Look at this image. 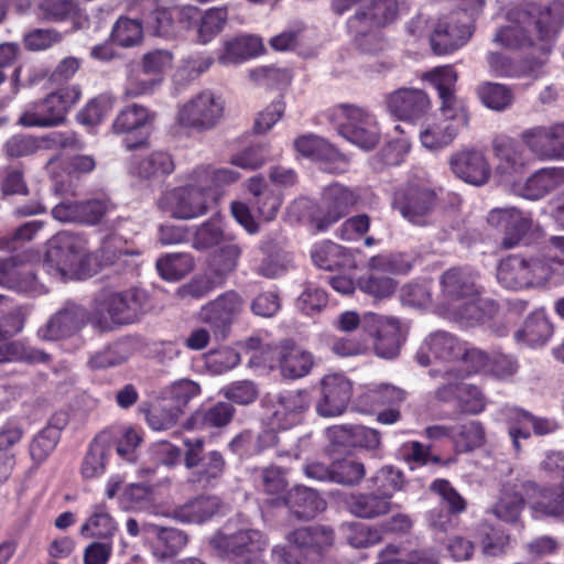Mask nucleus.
<instances>
[{"mask_svg":"<svg viewBox=\"0 0 564 564\" xmlns=\"http://www.w3.org/2000/svg\"><path fill=\"white\" fill-rule=\"evenodd\" d=\"M284 501L300 520H311L316 516L317 495L312 488L295 486L288 492Z\"/></svg>","mask_w":564,"mask_h":564,"instance_id":"nucleus-44","label":"nucleus"},{"mask_svg":"<svg viewBox=\"0 0 564 564\" xmlns=\"http://www.w3.org/2000/svg\"><path fill=\"white\" fill-rule=\"evenodd\" d=\"M162 84V77H151L141 66L132 67L126 78L123 95L127 98H139L153 94Z\"/></svg>","mask_w":564,"mask_h":564,"instance_id":"nucleus-50","label":"nucleus"},{"mask_svg":"<svg viewBox=\"0 0 564 564\" xmlns=\"http://www.w3.org/2000/svg\"><path fill=\"white\" fill-rule=\"evenodd\" d=\"M521 142L540 160H557L551 124L525 129Z\"/></svg>","mask_w":564,"mask_h":564,"instance_id":"nucleus-41","label":"nucleus"},{"mask_svg":"<svg viewBox=\"0 0 564 564\" xmlns=\"http://www.w3.org/2000/svg\"><path fill=\"white\" fill-rule=\"evenodd\" d=\"M117 529V523L109 509L105 505H96L80 527L79 533L88 539L112 541Z\"/></svg>","mask_w":564,"mask_h":564,"instance_id":"nucleus-40","label":"nucleus"},{"mask_svg":"<svg viewBox=\"0 0 564 564\" xmlns=\"http://www.w3.org/2000/svg\"><path fill=\"white\" fill-rule=\"evenodd\" d=\"M240 362V355H196L193 366L198 370L205 368L210 375H220Z\"/></svg>","mask_w":564,"mask_h":564,"instance_id":"nucleus-62","label":"nucleus"},{"mask_svg":"<svg viewBox=\"0 0 564 564\" xmlns=\"http://www.w3.org/2000/svg\"><path fill=\"white\" fill-rule=\"evenodd\" d=\"M369 265L373 272L359 281L361 291L375 297L390 296L395 290V282L383 273L399 272L394 263L386 257H373Z\"/></svg>","mask_w":564,"mask_h":564,"instance_id":"nucleus-31","label":"nucleus"},{"mask_svg":"<svg viewBox=\"0 0 564 564\" xmlns=\"http://www.w3.org/2000/svg\"><path fill=\"white\" fill-rule=\"evenodd\" d=\"M23 431L17 425H8L0 431V484L6 481L14 466V456L8 451L22 438Z\"/></svg>","mask_w":564,"mask_h":564,"instance_id":"nucleus-52","label":"nucleus"},{"mask_svg":"<svg viewBox=\"0 0 564 564\" xmlns=\"http://www.w3.org/2000/svg\"><path fill=\"white\" fill-rule=\"evenodd\" d=\"M454 116L427 119L420 129L419 139L425 149L437 151L449 145L460 127L466 126Z\"/></svg>","mask_w":564,"mask_h":564,"instance_id":"nucleus-22","label":"nucleus"},{"mask_svg":"<svg viewBox=\"0 0 564 564\" xmlns=\"http://www.w3.org/2000/svg\"><path fill=\"white\" fill-rule=\"evenodd\" d=\"M145 295L138 289L109 292L96 300L89 321L101 330L132 324L144 314Z\"/></svg>","mask_w":564,"mask_h":564,"instance_id":"nucleus-4","label":"nucleus"},{"mask_svg":"<svg viewBox=\"0 0 564 564\" xmlns=\"http://www.w3.org/2000/svg\"><path fill=\"white\" fill-rule=\"evenodd\" d=\"M61 436V430L57 426L48 425L40 431L30 444V456L32 460L40 465L55 449Z\"/></svg>","mask_w":564,"mask_h":564,"instance_id":"nucleus-53","label":"nucleus"},{"mask_svg":"<svg viewBox=\"0 0 564 564\" xmlns=\"http://www.w3.org/2000/svg\"><path fill=\"white\" fill-rule=\"evenodd\" d=\"M235 409L226 402H218L206 410L196 411L188 421L189 427H221L227 425L234 415Z\"/></svg>","mask_w":564,"mask_h":564,"instance_id":"nucleus-49","label":"nucleus"},{"mask_svg":"<svg viewBox=\"0 0 564 564\" xmlns=\"http://www.w3.org/2000/svg\"><path fill=\"white\" fill-rule=\"evenodd\" d=\"M184 465L191 469L188 481L198 488L214 487L221 478L226 460L218 451L205 453L204 438H185Z\"/></svg>","mask_w":564,"mask_h":564,"instance_id":"nucleus-9","label":"nucleus"},{"mask_svg":"<svg viewBox=\"0 0 564 564\" xmlns=\"http://www.w3.org/2000/svg\"><path fill=\"white\" fill-rule=\"evenodd\" d=\"M365 474L366 468L362 463L345 458L334 462L323 476L319 474V480L325 477L341 485L357 486L364 479Z\"/></svg>","mask_w":564,"mask_h":564,"instance_id":"nucleus-46","label":"nucleus"},{"mask_svg":"<svg viewBox=\"0 0 564 564\" xmlns=\"http://www.w3.org/2000/svg\"><path fill=\"white\" fill-rule=\"evenodd\" d=\"M498 282L511 290L529 288L527 259L520 256H510L498 265Z\"/></svg>","mask_w":564,"mask_h":564,"instance_id":"nucleus-42","label":"nucleus"},{"mask_svg":"<svg viewBox=\"0 0 564 564\" xmlns=\"http://www.w3.org/2000/svg\"><path fill=\"white\" fill-rule=\"evenodd\" d=\"M149 13L145 15L148 28L159 36H170L173 33V18L170 10L158 0H145Z\"/></svg>","mask_w":564,"mask_h":564,"instance_id":"nucleus-54","label":"nucleus"},{"mask_svg":"<svg viewBox=\"0 0 564 564\" xmlns=\"http://www.w3.org/2000/svg\"><path fill=\"white\" fill-rule=\"evenodd\" d=\"M113 442L115 436L111 432H100L91 441L80 466V474L85 479H93L104 475Z\"/></svg>","mask_w":564,"mask_h":564,"instance_id":"nucleus-33","label":"nucleus"},{"mask_svg":"<svg viewBox=\"0 0 564 564\" xmlns=\"http://www.w3.org/2000/svg\"><path fill=\"white\" fill-rule=\"evenodd\" d=\"M115 436L113 445H116L117 454L127 460L134 459V451L142 442L141 432L134 427H124L122 430H107Z\"/></svg>","mask_w":564,"mask_h":564,"instance_id":"nucleus-63","label":"nucleus"},{"mask_svg":"<svg viewBox=\"0 0 564 564\" xmlns=\"http://www.w3.org/2000/svg\"><path fill=\"white\" fill-rule=\"evenodd\" d=\"M507 20V25L497 31L495 43L507 48L532 46L535 45L534 34L541 42L540 50L544 51L564 26V0L513 8Z\"/></svg>","mask_w":564,"mask_h":564,"instance_id":"nucleus-1","label":"nucleus"},{"mask_svg":"<svg viewBox=\"0 0 564 564\" xmlns=\"http://www.w3.org/2000/svg\"><path fill=\"white\" fill-rule=\"evenodd\" d=\"M174 167V162L169 153L155 151L137 161L132 172L142 178L151 180L171 174Z\"/></svg>","mask_w":564,"mask_h":564,"instance_id":"nucleus-45","label":"nucleus"},{"mask_svg":"<svg viewBox=\"0 0 564 564\" xmlns=\"http://www.w3.org/2000/svg\"><path fill=\"white\" fill-rule=\"evenodd\" d=\"M111 39L122 47H132L141 43L143 26L139 20L121 17L115 23Z\"/></svg>","mask_w":564,"mask_h":564,"instance_id":"nucleus-55","label":"nucleus"},{"mask_svg":"<svg viewBox=\"0 0 564 564\" xmlns=\"http://www.w3.org/2000/svg\"><path fill=\"white\" fill-rule=\"evenodd\" d=\"M82 89L67 85L26 105L18 122L25 128H53L65 123L69 110L79 101Z\"/></svg>","mask_w":564,"mask_h":564,"instance_id":"nucleus-5","label":"nucleus"},{"mask_svg":"<svg viewBox=\"0 0 564 564\" xmlns=\"http://www.w3.org/2000/svg\"><path fill=\"white\" fill-rule=\"evenodd\" d=\"M243 301L235 292H227L202 308L203 321L217 327L230 325L241 313Z\"/></svg>","mask_w":564,"mask_h":564,"instance_id":"nucleus-34","label":"nucleus"},{"mask_svg":"<svg viewBox=\"0 0 564 564\" xmlns=\"http://www.w3.org/2000/svg\"><path fill=\"white\" fill-rule=\"evenodd\" d=\"M370 481L373 489L390 501L392 495L403 488L404 476L399 469L384 466L370 478Z\"/></svg>","mask_w":564,"mask_h":564,"instance_id":"nucleus-57","label":"nucleus"},{"mask_svg":"<svg viewBox=\"0 0 564 564\" xmlns=\"http://www.w3.org/2000/svg\"><path fill=\"white\" fill-rule=\"evenodd\" d=\"M84 316L83 310L76 305H69L58 311L51 319L39 329L37 335L42 340H59L77 329Z\"/></svg>","mask_w":564,"mask_h":564,"instance_id":"nucleus-37","label":"nucleus"},{"mask_svg":"<svg viewBox=\"0 0 564 564\" xmlns=\"http://www.w3.org/2000/svg\"><path fill=\"white\" fill-rule=\"evenodd\" d=\"M319 416L343 414L352 395V383L341 373L325 376L319 383Z\"/></svg>","mask_w":564,"mask_h":564,"instance_id":"nucleus-17","label":"nucleus"},{"mask_svg":"<svg viewBox=\"0 0 564 564\" xmlns=\"http://www.w3.org/2000/svg\"><path fill=\"white\" fill-rule=\"evenodd\" d=\"M364 329L376 338L377 348L382 352L400 350L406 339V328L392 316L368 312L364 314Z\"/></svg>","mask_w":564,"mask_h":564,"instance_id":"nucleus-16","label":"nucleus"},{"mask_svg":"<svg viewBox=\"0 0 564 564\" xmlns=\"http://www.w3.org/2000/svg\"><path fill=\"white\" fill-rule=\"evenodd\" d=\"M487 220L491 227L503 231L501 243L507 249L516 247L532 226L530 215L513 207L494 208Z\"/></svg>","mask_w":564,"mask_h":564,"instance_id":"nucleus-18","label":"nucleus"},{"mask_svg":"<svg viewBox=\"0 0 564 564\" xmlns=\"http://www.w3.org/2000/svg\"><path fill=\"white\" fill-rule=\"evenodd\" d=\"M455 365H464L456 377L466 378L482 371L498 378H506L516 372L517 364L508 355H462Z\"/></svg>","mask_w":564,"mask_h":564,"instance_id":"nucleus-21","label":"nucleus"},{"mask_svg":"<svg viewBox=\"0 0 564 564\" xmlns=\"http://www.w3.org/2000/svg\"><path fill=\"white\" fill-rule=\"evenodd\" d=\"M359 195L351 188L335 183L324 189L319 210V230L337 223L358 203Z\"/></svg>","mask_w":564,"mask_h":564,"instance_id":"nucleus-19","label":"nucleus"},{"mask_svg":"<svg viewBox=\"0 0 564 564\" xmlns=\"http://www.w3.org/2000/svg\"><path fill=\"white\" fill-rule=\"evenodd\" d=\"M0 285L20 292L35 291L33 265L21 256L0 260Z\"/></svg>","mask_w":564,"mask_h":564,"instance_id":"nucleus-28","label":"nucleus"},{"mask_svg":"<svg viewBox=\"0 0 564 564\" xmlns=\"http://www.w3.org/2000/svg\"><path fill=\"white\" fill-rule=\"evenodd\" d=\"M89 256L86 240L68 231L58 232L50 241L44 268L62 281L82 280L88 275Z\"/></svg>","mask_w":564,"mask_h":564,"instance_id":"nucleus-2","label":"nucleus"},{"mask_svg":"<svg viewBox=\"0 0 564 564\" xmlns=\"http://www.w3.org/2000/svg\"><path fill=\"white\" fill-rule=\"evenodd\" d=\"M388 110L402 120H413L424 115L431 101L429 96L421 89L400 88L386 98Z\"/></svg>","mask_w":564,"mask_h":564,"instance_id":"nucleus-23","label":"nucleus"},{"mask_svg":"<svg viewBox=\"0 0 564 564\" xmlns=\"http://www.w3.org/2000/svg\"><path fill=\"white\" fill-rule=\"evenodd\" d=\"M478 274L470 268H452L441 278L444 308L451 306L466 296L475 295Z\"/></svg>","mask_w":564,"mask_h":564,"instance_id":"nucleus-24","label":"nucleus"},{"mask_svg":"<svg viewBox=\"0 0 564 564\" xmlns=\"http://www.w3.org/2000/svg\"><path fill=\"white\" fill-rule=\"evenodd\" d=\"M326 117L338 133L352 144L369 151L379 143V123L367 109L355 105H338L329 109Z\"/></svg>","mask_w":564,"mask_h":564,"instance_id":"nucleus-6","label":"nucleus"},{"mask_svg":"<svg viewBox=\"0 0 564 564\" xmlns=\"http://www.w3.org/2000/svg\"><path fill=\"white\" fill-rule=\"evenodd\" d=\"M454 441L464 452L473 451L485 443V430L480 422L469 421L455 429Z\"/></svg>","mask_w":564,"mask_h":564,"instance_id":"nucleus-61","label":"nucleus"},{"mask_svg":"<svg viewBox=\"0 0 564 564\" xmlns=\"http://www.w3.org/2000/svg\"><path fill=\"white\" fill-rule=\"evenodd\" d=\"M224 503L217 496L200 495L175 507L171 517L181 523L202 524L223 512Z\"/></svg>","mask_w":564,"mask_h":564,"instance_id":"nucleus-25","label":"nucleus"},{"mask_svg":"<svg viewBox=\"0 0 564 564\" xmlns=\"http://www.w3.org/2000/svg\"><path fill=\"white\" fill-rule=\"evenodd\" d=\"M564 184V167H543L516 188L527 199H540Z\"/></svg>","mask_w":564,"mask_h":564,"instance_id":"nucleus-32","label":"nucleus"},{"mask_svg":"<svg viewBox=\"0 0 564 564\" xmlns=\"http://www.w3.org/2000/svg\"><path fill=\"white\" fill-rule=\"evenodd\" d=\"M346 506L351 514L361 519H375L391 510V502L376 490L350 495L346 500Z\"/></svg>","mask_w":564,"mask_h":564,"instance_id":"nucleus-39","label":"nucleus"},{"mask_svg":"<svg viewBox=\"0 0 564 564\" xmlns=\"http://www.w3.org/2000/svg\"><path fill=\"white\" fill-rule=\"evenodd\" d=\"M210 545L234 564H264L260 554L268 545L265 535L256 529L232 530L226 524L210 540Z\"/></svg>","mask_w":564,"mask_h":564,"instance_id":"nucleus-7","label":"nucleus"},{"mask_svg":"<svg viewBox=\"0 0 564 564\" xmlns=\"http://www.w3.org/2000/svg\"><path fill=\"white\" fill-rule=\"evenodd\" d=\"M264 52L262 39L251 34H240L224 42L217 55L223 66L238 65L245 61L257 57Z\"/></svg>","mask_w":564,"mask_h":564,"instance_id":"nucleus-27","label":"nucleus"},{"mask_svg":"<svg viewBox=\"0 0 564 564\" xmlns=\"http://www.w3.org/2000/svg\"><path fill=\"white\" fill-rule=\"evenodd\" d=\"M481 102L489 109L501 111L512 102L511 90L497 83H482L477 89Z\"/></svg>","mask_w":564,"mask_h":564,"instance_id":"nucleus-59","label":"nucleus"},{"mask_svg":"<svg viewBox=\"0 0 564 564\" xmlns=\"http://www.w3.org/2000/svg\"><path fill=\"white\" fill-rule=\"evenodd\" d=\"M553 334V326L544 310H536L524 321L523 326L514 333V340L521 348L540 349Z\"/></svg>","mask_w":564,"mask_h":564,"instance_id":"nucleus-30","label":"nucleus"},{"mask_svg":"<svg viewBox=\"0 0 564 564\" xmlns=\"http://www.w3.org/2000/svg\"><path fill=\"white\" fill-rule=\"evenodd\" d=\"M421 78L429 82L437 90L441 100L440 110L443 116H454L463 123L468 122V115L464 102L456 97L458 75L453 66L444 65L435 67L425 72Z\"/></svg>","mask_w":564,"mask_h":564,"instance_id":"nucleus-13","label":"nucleus"},{"mask_svg":"<svg viewBox=\"0 0 564 564\" xmlns=\"http://www.w3.org/2000/svg\"><path fill=\"white\" fill-rule=\"evenodd\" d=\"M398 8V0H372L367 11H358L349 20V29L356 33V41L362 51L377 52L382 48L378 29L395 19Z\"/></svg>","mask_w":564,"mask_h":564,"instance_id":"nucleus-8","label":"nucleus"},{"mask_svg":"<svg viewBox=\"0 0 564 564\" xmlns=\"http://www.w3.org/2000/svg\"><path fill=\"white\" fill-rule=\"evenodd\" d=\"M524 481L517 480L502 485L499 499L492 508L497 518L506 522H516L519 519L524 506V497L527 498L525 492L521 489Z\"/></svg>","mask_w":564,"mask_h":564,"instance_id":"nucleus-38","label":"nucleus"},{"mask_svg":"<svg viewBox=\"0 0 564 564\" xmlns=\"http://www.w3.org/2000/svg\"><path fill=\"white\" fill-rule=\"evenodd\" d=\"M444 310L454 319L471 326L482 323L491 316L496 312V304L488 299L481 297L480 290L478 289L475 295L466 296Z\"/></svg>","mask_w":564,"mask_h":564,"instance_id":"nucleus-29","label":"nucleus"},{"mask_svg":"<svg viewBox=\"0 0 564 564\" xmlns=\"http://www.w3.org/2000/svg\"><path fill=\"white\" fill-rule=\"evenodd\" d=\"M228 19L227 7H214L205 10L198 26V40L206 44L224 29Z\"/></svg>","mask_w":564,"mask_h":564,"instance_id":"nucleus-56","label":"nucleus"},{"mask_svg":"<svg viewBox=\"0 0 564 564\" xmlns=\"http://www.w3.org/2000/svg\"><path fill=\"white\" fill-rule=\"evenodd\" d=\"M184 186L164 191L158 199L161 210L177 219H194L204 216L208 210V194L200 184L187 175Z\"/></svg>","mask_w":564,"mask_h":564,"instance_id":"nucleus-10","label":"nucleus"},{"mask_svg":"<svg viewBox=\"0 0 564 564\" xmlns=\"http://www.w3.org/2000/svg\"><path fill=\"white\" fill-rule=\"evenodd\" d=\"M422 349L431 352H452L454 350L474 352L466 343L445 330H436L429 334L422 344Z\"/></svg>","mask_w":564,"mask_h":564,"instance_id":"nucleus-58","label":"nucleus"},{"mask_svg":"<svg viewBox=\"0 0 564 564\" xmlns=\"http://www.w3.org/2000/svg\"><path fill=\"white\" fill-rule=\"evenodd\" d=\"M153 119L154 116L145 107L132 104L117 115L112 129L116 133H130L141 130L150 124Z\"/></svg>","mask_w":564,"mask_h":564,"instance_id":"nucleus-47","label":"nucleus"},{"mask_svg":"<svg viewBox=\"0 0 564 564\" xmlns=\"http://www.w3.org/2000/svg\"><path fill=\"white\" fill-rule=\"evenodd\" d=\"M529 286L564 280V237H552L543 251L527 259Z\"/></svg>","mask_w":564,"mask_h":564,"instance_id":"nucleus-11","label":"nucleus"},{"mask_svg":"<svg viewBox=\"0 0 564 564\" xmlns=\"http://www.w3.org/2000/svg\"><path fill=\"white\" fill-rule=\"evenodd\" d=\"M462 355H456L455 358L447 359L445 355H416V361L420 366H433L430 370L432 377L444 376L448 380H460L462 378L456 377L457 370L464 369V365H455V361L460 358Z\"/></svg>","mask_w":564,"mask_h":564,"instance_id":"nucleus-60","label":"nucleus"},{"mask_svg":"<svg viewBox=\"0 0 564 564\" xmlns=\"http://www.w3.org/2000/svg\"><path fill=\"white\" fill-rule=\"evenodd\" d=\"M239 174L230 169H214L209 165L197 166L192 171V180L200 184L208 193L238 181Z\"/></svg>","mask_w":564,"mask_h":564,"instance_id":"nucleus-48","label":"nucleus"},{"mask_svg":"<svg viewBox=\"0 0 564 564\" xmlns=\"http://www.w3.org/2000/svg\"><path fill=\"white\" fill-rule=\"evenodd\" d=\"M434 205V193L429 188L410 187L394 202L400 214L414 225H423L424 216Z\"/></svg>","mask_w":564,"mask_h":564,"instance_id":"nucleus-35","label":"nucleus"},{"mask_svg":"<svg viewBox=\"0 0 564 564\" xmlns=\"http://www.w3.org/2000/svg\"><path fill=\"white\" fill-rule=\"evenodd\" d=\"M143 72L151 77H162L173 66V55L166 50H153L145 53L140 62Z\"/></svg>","mask_w":564,"mask_h":564,"instance_id":"nucleus-64","label":"nucleus"},{"mask_svg":"<svg viewBox=\"0 0 564 564\" xmlns=\"http://www.w3.org/2000/svg\"><path fill=\"white\" fill-rule=\"evenodd\" d=\"M251 194V204L263 220H272L276 217L282 204V196L275 193L268 182L260 175L250 177L246 183Z\"/></svg>","mask_w":564,"mask_h":564,"instance_id":"nucleus-36","label":"nucleus"},{"mask_svg":"<svg viewBox=\"0 0 564 564\" xmlns=\"http://www.w3.org/2000/svg\"><path fill=\"white\" fill-rule=\"evenodd\" d=\"M193 268V258L187 253L166 254L156 262L159 274L167 281H176L184 278Z\"/></svg>","mask_w":564,"mask_h":564,"instance_id":"nucleus-51","label":"nucleus"},{"mask_svg":"<svg viewBox=\"0 0 564 564\" xmlns=\"http://www.w3.org/2000/svg\"><path fill=\"white\" fill-rule=\"evenodd\" d=\"M220 94L204 89L176 106L174 128L181 133H203L217 127L225 116Z\"/></svg>","mask_w":564,"mask_h":564,"instance_id":"nucleus-3","label":"nucleus"},{"mask_svg":"<svg viewBox=\"0 0 564 564\" xmlns=\"http://www.w3.org/2000/svg\"><path fill=\"white\" fill-rule=\"evenodd\" d=\"M530 501L535 518H554L564 522V486L562 482L541 488L535 481L527 480L521 485Z\"/></svg>","mask_w":564,"mask_h":564,"instance_id":"nucleus-14","label":"nucleus"},{"mask_svg":"<svg viewBox=\"0 0 564 564\" xmlns=\"http://www.w3.org/2000/svg\"><path fill=\"white\" fill-rule=\"evenodd\" d=\"M278 404L274 416L282 429H288L300 422V415L308 408L306 395L297 391L281 393Z\"/></svg>","mask_w":564,"mask_h":564,"instance_id":"nucleus-43","label":"nucleus"},{"mask_svg":"<svg viewBox=\"0 0 564 564\" xmlns=\"http://www.w3.org/2000/svg\"><path fill=\"white\" fill-rule=\"evenodd\" d=\"M451 171L462 181L475 186L488 183L491 166L486 154L477 149H460L449 156Z\"/></svg>","mask_w":564,"mask_h":564,"instance_id":"nucleus-15","label":"nucleus"},{"mask_svg":"<svg viewBox=\"0 0 564 564\" xmlns=\"http://www.w3.org/2000/svg\"><path fill=\"white\" fill-rule=\"evenodd\" d=\"M523 143L508 137L496 138L492 143L497 172L506 177L521 173L529 163Z\"/></svg>","mask_w":564,"mask_h":564,"instance_id":"nucleus-26","label":"nucleus"},{"mask_svg":"<svg viewBox=\"0 0 564 564\" xmlns=\"http://www.w3.org/2000/svg\"><path fill=\"white\" fill-rule=\"evenodd\" d=\"M142 533L150 542L153 555L160 560L176 555L187 543V535L182 530L153 522L142 523Z\"/></svg>","mask_w":564,"mask_h":564,"instance_id":"nucleus-20","label":"nucleus"},{"mask_svg":"<svg viewBox=\"0 0 564 564\" xmlns=\"http://www.w3.org/2000/svg\"><path fill=\"white\" fill-rule=\"evenodd\" d=\"M469 18L463 12L441 18L431 35L432 50L441 55L464 46L473 34Z\"/></svg>","mask_w":564,"mask_h":564,"instance_id":"nucleus-12","label":"nucleus"}]
</instances>
